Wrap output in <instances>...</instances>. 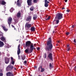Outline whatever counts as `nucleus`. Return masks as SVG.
I'll use <instances>...</instances> for the list:
<instances>
[{"mask_svg": "<svg viewBox=\"0 0 76 76\" xmlns=\"http://www.w3.org/2000/svg\"><path fill=\"white\" fill-rule=\"evenodd\" d=\"M25 45L26 47H30V51H29V48H28L25 50V52L26 53H31L34 50H36V48L34 47L33 44L30 41H27L26 42Z\"/></svg>", "mask_w": 76, "mask_h": 76, "instance_id": "1", "label": "nucleus"}, {"mask_svg": "<svg viewBox=\"0 0 76 76\" xmlns=\"http://www.w3.org/2000/svg\"><path fill=\"white\" fill-rule=\"evenodd\" d=\"M51 37H49L47 42V45L45 46V49L46 51H51L53 47Z\"/></svg>", "mask_w": 76, "mask_h": 76, "instance_id": "2", "label": "nucleus"}, {"mask_svg": "<svg viewBox=\"0 0 76 76\" xmlns=\"http://www.w3.org/2000/svg\"><path fill=\"white\" fill-rule=\"evenodd\" d=\"M55 18L56 19H58L59 20H60L63 18V14L61 13H58L56 15Z\"/></svg>", "mask_w": 76, "mask_h": 76, "instance_id": "3", "label": "nucleus"}, {"mask_svg": "<svg viewBox=\"0 0 76 76\" xmlns=\"http://www.w3.org/2000/svg\"><path fill=\"white\" fill-rule=\"evenodd\" d=\"M20 45H19L18 46V50H17V54L18 55V59L19 60L20 59V56L19 54L20 53Z\"/></svg>", "mask_w": 76, "mask_h": 76, "instance_id": "4", "label": "nucleus"}, {"mask_svg": "<svg viewBox=\"0 0 76 76\" xmlns=\"http://www.w3.org/2000/svg\"><path fill=\"white\" fill-rule=\"evenodd\" d=\"M12 18L11 17H9L8 18L7 22L9 25V26H10V24H12Z\"/></svg>", "mask_w": 76, "mask_h": 76, "instance_id": "5", "label": "nucleus"}, {"mask_svg": "<svg viewBox=\"0 0 76 76\" xmlns=\"http://www.w3.org/2000/svg\"><path fill=\"white\" fill-rule=\"evenodd\" d=\"M25 28L27 29H30L32 27V24L29 23H26L25 25Z\"/></svg>", "mask_w": 76, "mask_h": 76, "instance_id": "6", "label": "nucleus"}, {"mask_svg": "<svg viewBox=\"0 0 76 76\" xmlns=\"http://www.w3.org/2000/svg\"><path fill=\"white\" fill-rule=\"evenodd\" d=\"M13 69V66L10 65L7 67V72L11 71Z\"/></svg>", "mask_w": 76, "mask_h": 76, "instance_id": "7", "label": "nucleus"}, {"mask_svg": "<svg viewBox=\"0 0 76 76\" xmlns=\"http://www.w3.org/2000/svg\"><path fill=\"white\" fill-rule=\"evenodd\" d=\"M10 61V58L6 57L5 58V62L6 64H8Z\"/></svg>", "mask_w": 76, "mask_h": 76, "instance_id": "8", "label": "nucleus"}, {"mask_svg": "<svg viewBox=\"0 0 76 76\" xmlns=\"http://www.w3.org/2000/svg\"><path fill=\"white\" fill-rule=\"evenodd\" d=\"M52 55L53 54L52 53H50L48 56V58H49L50 60H51V61H53V56H52Z\"/></svg>", "mask_w": 76, "mask_h": 76, "instance_id": "9", "label": "nucleus"}, {"mask_svg": "<svg viewBox=\"0 0 76 76\" xmlns=\"http://www.w3.org/2000/svg\"><path fill=\"white\" fill-rule=\"evenodd\" d=\"M59 20H60L56 18H55V19L53 22V25H54V24H55V23H54V22H55V21H56V24H58V23H59Z\"/></svg>", "mask_w": 76, "mask_h": 76, "instance_id": "10", "label": "nucleus"}, {"mask_svg": "<svg viewBox=\"0 0 76 76\" xmlns=\"http://www.w3.org/2000/svg\"><path fill=\"white\" fill-rule=\"evenodd\" d=\"M45 7H47L48 6V3H50V2L48 1L47 0H45Z\"/></svg>", "mask_w": 76, "mask_h": 76, "instance_id": "11", "label": "nucleus"}, {"mask_svg": "<svg viewBox=\"0 0 76 76\" xmlns=\"http://www.w3.org/2000/svg\"><path fill=\"white\" fill-rule=\"evenodd\" d=\"M7 76H14V74L11 72H8L6 74Z\"/></svg>", "mask_w": 76, "mask_h": 76, "instance_id": "12", "label": "nucleus"}, {"mask_svg": "<svg viewBox=\"0 0 76 76\" xmlns=\"http://www.w3.org/2000/svg\"><path fill=\"white\" fill-rule=\"evenodd\" d=\"M32 1V0H27V3L28 6H31V5H32V4L31 2Z\"/></svg>", "mask_w": 76, "mask_h": 76, "instance_id": "13", "label": "nucleus"}, {"mask_svg": "<svg viewBox=\"0 0 76 76\" xmlns=\"http://www.w3.org/2000/svg\"><path fill=\"white\" fill-rule=\"evenodd\" d=\"M32 17L31 16H28V17L26 19V21H31Z\"/></svg>", "mask_w": 76, "mask_h": 76, "instance_id": "14", "label": "nucleus"}, {"mask_svg": "<svg viewBox=\"0 0 76 76\" xmlns=\"http://www.w3.org/2000/svg\"><path fill=\"white\" fill-rule=\"evenodd\" d=\"M17 6H18L19 7H21V3H20L19 2V0H18L17 1Z\"/></svg>", "mask_w": 76, "mask_h": 76, "instance_id": "15", "label": "nucleus"}, {"mask_svg": "<svg viewBox=\"0 0 76 76\" xmlns=\"http://www.w3.org/2000/svg\"><path fill=\"white\" fill-rule=\"evenodd\" d=\"M37 15L35 14L33 15V19L34 20H37Z\"/></svg>", "mask_w": 76, "mask_h": 76, "instance_id": "16", "label": "nucleus"}, {"mask_svg": "<svg viewBox=\"0 0 76 76\" xmlns=\"http://www.w3.org/2000/svg\"><path fill=\"white\" fill-rule=\"evenodd\" d=\"M1 41H3L4 42H5V41H6V39L4 37H1Z\"/></svg>", "mask_w": 76, "mask_h": 76, "instance_id": "17", "label": "nucleus"}, {"mask_svg": "<svg viewBox=\"0 0 76 76\" xmlns=\"http://www.w3.org/2000/svg\"><path fill=\"white\" fill-rule=\"evenodd\" d=\"M21 15L20 12H19L17 13V14L16 16L17 18H20V17Z\"/></svg>", "mask_w": 76, "mask_h": 76, "instance_id": "18", "label": "nucleus"}, {"mask_svg": "<svg viewBox=\"0 0 76 76\" xmlns=\"http://www.w3.org/2000/svg\"><path fill=\"white\" fill-rule=\"evenodd\" d=\"M31 31H33V32H34V31H35V27H32L31 28Z\"/></svg>", "mask_w": 76, "mask_h": 76, "instance_id": "19", "label": "nucleus"}, {"mask_svg": "<svg viewBox=\"0 0 76 76\" xmlns=\"http://www.w3.org/2000/svg\"><path fill=\"white\" fill-rule=\"evenodd\" d=\"M4 45V43L3 42H1L0 41V47H1Z\"/></svg>", "mask_w": 76, "mask_h": 76, "instance_id": "20", "label": "nucleus"}, {"mask_svg": "<svg viewBox=\"0 0 76 76\" xmlns=\"http://www.w3.org/2000/svg\"><path fill=\"white\" fill-rule=\"evenodd\" d=\"M2 28L4 31H8V29L6 28V27L5 26H3Z\"/></svg>", "mask_w": 76, "mask_h": 76, "instance_id": "21", "label": "nucleus"}, {"mask_svg": "<svg viewBox=\"0 0 76 76\" xmlns=\"http://www.w3.org/2000/svg\"><path fill=\"white\" fill-rule=\"evenodd\" d=\"M40 68L41 69V72H43L45 71V69L44 68H42V66H41Z\"/></svg>", "mask_w": 76, "mask_h": 76, "instance_id": "22", "label": "nucleus"}, {"mask_svg": "<svg viewBox=\"0 0 76 76\" xmlns=\"http://www.w3.org/2000/svg\"><path fill=\"white\" fill-rule=\"evenodd\" d=\"M6 4V2L4 1H2L1 2V4L2 5H5Z\"/></svg>", "mask_w": 76, "mask_h": 76, "instance_id": "23", "label": "nucleus"}, {"mask_svg": "<svg viewBox=\"0 0 76 76\" xmlns=\"http://www.w3.org/2000/svg\"><path fill=\"white\" fill-rule=\"evenodd\" d=\"M22 59L23 60H24L25 59V58H26V57L25 56V55H23L21 57Z\"/></svg>", "mask_w": 76, "mask_h": 76, "instance_id": "24", "label": "nucleus"}, {"mask_svg": "<svg viewBox=\"0 0 76 76\" xmlns=\"http://www.w3.org/2000/svg\"><path fill=\"white\" fill-rule=\"evenodd\" d=\"M39 0H33V2L34 3H37Z\"/></svg>", "mask_w": 76, "mask_h": 76, "instance_id": "25", "label": "nucleus"}, {"mask_svg": "<svg viewBox=\"0 0 76 76\" xmlns=\"http://www.w3.org/2000/svg\"><path fill=\"white\" fill-rule=\"evenodd\" d=\"M34 9V7H32L30 8V10L31 11H33Z\"/></svg>", "mask_w": 76, "mask_h": 76, "instance_id": "26", "label": "nucleus"}, {"mask_svg": "<svg viewBox=\"0 0 76 76\" xmlns=\"http://www.w3.org/2000/svg\"><path fill=\"white\" fill-rule=\"evenodd\" d=\"M14 10V9L13 8H11L10 10V12H13V11Z\"/></svg>", "mask_w": 76, "mask_h": 76, "instance_id": "27", "label": "nucleus"}, {"mask_svg": "<svg viewBox=\"0 0 76 76\" xmlns=\"http://www.w3.org/2000/svg\"><path fill=\"white\" fill-rule=\"evenodd\" d=\"M49 67H50L51 68H53V66L52 65V64H51V63H50L49 64Z\"/></svg>", "mask_w": 76, "mask_h": 76, "instance_id": "28", "label": "nucleus"}, {"mask_svg": "<svg viewBox=\"0 0 76 76\" xmlns=\"http://www.w3.org/2000/svg\"><path fill=\"white\" fill-rule=\"evenodd\" d=\"M50 19V17L49 16L48 18V19H45L46 20H49Z\"/></svg>", "mask_w": 76, "mask_h": 76, "instance_id": "29", "label": "nucleus"}, {"mask_svg": "<svg viewBox=\"0 0 76 76\" xmlns=\"http://www.w3.org/2000/svg\"><path fill=\"white\" fill-rule=\"evenodd\" d=\"M12 26V28H14L15 30H16V28H15V26L12 25H11Z\"/></svg>", "mask_w": 76, "mask_h": 76, "instance_id": "30", "label": "nucleus"}, {"mask_svg": "<svg viewBox=\"0 0 76 76\" xmlns=\"http://www.w3.org/2000/svg\"><path fill=\"white\" fill-rule=\"evenodd\" d=\"M12 64H15V61H12Z\"/></svg>", "mask_w": 76, "mask_h": 76, "instance_id": "31", "label": "nucleus"}, {"mask_svg": "<svg viewBox=\"0 0 76 76\" xmlns=\"http://www.w3.org/2000/svg\"><path fill=\"white\" fill-rule=\"evenodd\" d=\"M45 57H44V58H47V56L46 55V54L45 53L44 54Z\"/></svg>", "mask_w": 76, "mask_h": 76, "instance_id": "32", "label": "nucleus"}, {"mask_svg": "<svg viewBox=\"0 0 76 76\" xmlns=\"http://www.w3.org/2000/svg\"><path fill=\"white\" fill-rule=\"evenodd\" d=\"M70 49V48H68L67 49V51H69Z\"/></svg>", "mask_w": 76, "mask_h": 76, "instance_id": "33", "label": "nucleus"}, {"mask_svg": "<svg viewBox=\"0 0 76 76\" xmlns=\"http://www.w3.org/2000/svg\"><path fill=\"white\" fill-rule=\"evenodd\" d=\"M27 63V61H24V64H26Z\"/></svg>", "mask_w": 76, "mask_h": 76, "instance_id": "34", "label": "nucleus"}, {"mask_svg": "<svg viewBox=\"0 0 76 76\" xmlns=\"http://www.w3.org/2000/svg\"><path fill=\"white\" fill-rule=\"evenodd\" d=\"M3 74L2 73H0V76H3Z\"/></svg>", "mask_w": 76, "mask_h": 76, "instance_id": "35", "label": "nucleus"}, {"mask_svg": "<svg viewBox=\"0 0 76 76\" xmlns=\"http://www.w3.org/2000/svg\"><path fill=\"white\" fill-rule=\"evenodd\" d=\"M11 60H12V61H13V58H12V57H11Z\"/></svg>", "mask_w": 76, "mask_h": 76, "instance_id": "36", "label": "nucleus"}, {"mask_svg": "<svg viewBox=\"0 0 76 76\" xmlns=\"http://www.w3.org/2000/svg\"><path fill=\"white\" fill-rule=\"evenodd\" d=\"M15 23H18V21H17V20H15Z\"/></svg>", "mask_w": 76, "mask_h": 76, "instance_id": "37", "label": "nucleus"}, {"mask_svg": "<svg viewBox=\"0 0 76 76\" xmlns=\"http://www.w3.org/2000/svg\"><path fill=\"white\" fill-rule=\"evenodd\" d=\"M37 50H39L40 49L39 48L37 47Z\"/></svg>", "mask_w": 76, "mask_h": 76, "instance_id": "38", "label": "nucleus"}, {"mask_svg": "<svg viewBox=\"0 0 76 76\" xmlns=\"http://www.w3.org/2000/svg\"><path fill=\"white\" fill-rule=\"evenodd\" d=\"M66 11L67 12H70V10H66Z\"/></svg>", "mask_w": 76, "mask_h": 76, "instance_id": "39", "label": "nucleus"}, {"mask_svg": "<svg viewBox=\"0 0 76 76\" xmlns=\"http://www.w3.org/2000/svg\"><path fill=\"white\" fill-rule=\"evenodd\" d=\"M66 35H69V33L66 32Z\"/></svg>", "mask_w": 76, "mask_h": 76, "instance_id": "40", "label": "nucleus"}, {"mask_svg": "<svg viewBox=\"0 0 76 76\" xmlns=\"http://www.w3.org/2000/svg\"><path fill=\"white\" fill-rule=\"evenodd\" d=\"M0 36H3V34L0 33Z\"/></svg>", "mask_w": 76, "mask_h": 76, "instance_id": "41", "label": "nucleus"}, {"mask_svg": "<svg viewBox=\"0 0 76 76\" xmlns=\"http://www.w3.org/2000/svg\"><path fill=\"white\" fill-rule=\"evenodd\" d=\"M72 28H75V26H74V25H72Z\"/></svg>", "mask_w": 76, "mask_h": 76, "instance_id": "42", "label": "nucleus"}, {"mask_svg": "<svg viewBox=\"0 0 76 76\" xmlns=\"http://www.w3.org/2000/svg\"><path fill=\"white\" fill-rule=\"evenodd\" d=\"M39 71H40V66L38 68Z\"/></svg>", "mask_w": 76, "mask_h": 76, "instance_id": "43", "label": "nucleus"}, {"mask_svg": "<svg viewBox=\"0 0 76 76\" xmlns=\"http://www.w3.org/2000/svg\"><path fill=\"white\" fill-rule=\"evenodd\" d=\"M74 42H75V43H76V39H74Z\"/></svg>", "mask_w": 76, "mask_h": 76, "instance_id": "44", "label": "nucleus"}, {"mask_svg": "<svg viewBox=\"0 0 76 76\" xmlns=\"http://www.w3.org/2000/svg\"><path fill=\"white\" fill-rule=\"evenodd\" d=\"M58 43H60V41H58Z\"/></svg>", "mask_w": 76, "mask_h": 76, "instance_id": "45", "label": "nucleus"}, {"mask_svg": "<svg viewBox=\"0 0 76 76\" xmlns=\"http://www.w3.org/2000/svg\"><path fill=\"white\" fill-rule=\"evenodd\" d=\"M65 2H66L67 1V0H65Z\"/></svg>", "mask_w": 76, "mask_h": 76, "instance_id": "46", "label": "nucleus"}, {"mask_svg": "<svg viewBox=\"0 0 76 76\" xmlns=\"http://www.w3.org/2000/svg\"><path fill=\"white\" fill-rule=\"evenodd\" d=\"M62 9H65V8H64V7H63L62 8Z\"/></svg>", "mask_w": 76, "mask_h": 76, "instance_id": "47", "label": "nucleus"}, {"mask_svg": "<svg viewBox=\"0 0 76 76\" xmlns=\"http://www.w3.org/2000/svg\"><path fill=\"white\" fill-rule=\"evenodd\" d=\"M69 47V45H67V47Z\"/></svg>", "mask_w": 76, "mask_h": 76, "instance_id": "48", "label": "nucleus"}, {"mask_svg": "<svg viewBox=\"0 0 76 76\" xmlns=\"http://www.w3.org/2000/svg\"><path fill=\"white\" fill-rule=\"evenodd\" d=\"M55 32V31H53V33H54Z\"/></svg>", "mask_w": 76, "mask_h": 76, "instance_id": "49", "label": "nucleus"}, {"mask_svg": "<svg viewBox=\"0 0 76 76\" xmlns=\"http://www.w3.org/2000/svg\"><path fill=\"white\" fill-rule=\"evenodd\" d=\"M10 56V55H9V54H7V56Z\"/></svg>", "mask_w": 76, "mask_h": 76, "instance_id": "50", "label": "nucleus"}, {"mask_svg": "<svg viewBox=\"0 0 76 76\" xmlns=\"http://www.w3.org/2000/svg\"><path fill=\"white\" fill-rule=\"evenodd\" d=\"M57 26H55L54 28H57Z\"/></svg>", "mask_w": 76, "mask_h": 76, "instance_id": "51", "label": "nucleus"}, {"mask_svg": "<svg viewBox=\"0 0 76 76\" xmlns=\"http://www.w3.org/2000/svg\"><path fill=\"white\" fill-rule=\"evenodd\" d=\"M14 69H15V70H16V68L15 67L14 68Z\"/></svg>", "mask_w": 76, "mask_h": 76, "instance_id": "52", "label": "nucleus"}, {"mask_svg": "<svg viewBox=\"0 0 76 76\" xmlns=\"http://www.w3.org/2000/svg\"><path fill=\"white\" fill-rule=\"evenodd\" d=\"M48 1H51V0H48Z\"/></svg>", "mask_w": 76, "mask_h": 76, "instance_id": "53", "label": "nucleus"}, {"mask_svg": "<svg viewBox=\"0 0 76 76\" xmlns=\"http://www.w3.org/2000/svg\"><path fill=\"white\" fill-rule=\"evenodd\" d=\"M35 45H36L35 44H34V47H35Z\"/></svg>", "mask_w": 76, "mask_h": 76, "instance_id": "54", "label": "nucleus"}, {"mask_svg": "<svg viewBox=\"0 0 76 76\" xmlns=\"http://www.w3.org/2000/svg\"><path fill=\"white\" fill-rule=\"evenodd\" d=\"M21 69H22V66H21Z\"/></svg>", "mask_w": 76, "mask_h": 76, "instance_id": "55", "label": "nucleus"}, {"mask_svg": "<svg viewBox=\"0 0 76 76\" xmlns=\"http://www.w3.org/2000/svg\"><path fill=\"white\" fill-rule=\"evenodd\" d=\"M47 16H47V15H46V18H47Z\"/></svg>", "mask_w": 76, "mask_h": 76, "instance_id": "56", "label": "nucleus"}, {"mask_svg": "<svg viewBox=\"0 0 76 76\" xmlns=\"http://www.w3.org/2000/svg\"><path fill=\"white\" fill-rule=\"evenodd\" d=\"M38 76H41V75H39Z\"/></svg>", "mask_w": 76, "mask_h": 76, "instance_id": "57", "label": "nucleus"}, {"mask_svg": "<svg viewBox=\"0 0 76 76\" xmlns=\"http://www.w3.org/2000/svg\"><path fill=\"white\" fill-rule=\"evenodd\" d=\"M16 1H15V4H16Z\"/></svg>", "mask_w": 76, "mask_h": 76, "instance_id": "58", "label": "nucleus"}, {"mask_svg": "<svg viewBox=\"0 0 76 76\" xmlns=\"http://www.w3.org/2000/svg\"><path fill=\"white\" fill-rule=\"evenodd\" d=\"M30 76H32V75H30Z\"/></svg>", "mask_w": 76, "mask_h": 76, "instance_id": "59", "label": "nucleus"}, {"mask_svg": "<svg viewBox=\"0 0 76 76\" xmlns=\"http://www.w3.org/2000/svg\"><path fill=\"white\" fill-rule=\"evenodd\" d=\"M0 4H1V3H0Z\"/></svg>", "mask_w": 76, "mask_h": 76, "instance_id": "60", "label": "nucleus"}]
</instances>
